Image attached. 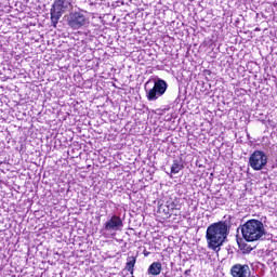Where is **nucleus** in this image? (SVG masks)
<instances>
[{
  "mask_svg": "<svg viewBox=\"0 0 277 277\" xmlns=\"http://www.w3.org/2000/svg\"><path fill=\"white\" fill-rule=\"evenodd\" d=\"M226 237H228V225L226 222H217L208 226L206 239L210 250L220 252V249L224 246Z\"/></svg>",
  "mask_w": 277,
  "mask_h": 277,
  "instance_id": "obj_1",
  "label": "nucleus"
},
{
  "mask_svg": "<svg viewBox=\"0 0 277 277\" xmlns=\"http://www.w3.org/2000/svg\"><path fill=\"white\" fill-rule=\"evenodd\" d=\"M241 234L245 241H259L265 237V225L259 220H249L241 225Z\"/></svg>",
  "mask_w": 277,
  "mask_h": 277,
  "instance_id": "obj_2",
  "label": "nucleus"
},
{
  "mask_svg": "<svg viewBox=\"0 0 277 277\" xmlns=\"http://www.w3.org/2000/svg\"><path fill=\"white\" fill-rule=\"evenodd\" d=\"M166 90H168V83L164 80L158 79L154 82L145 83V92L147 101H157L159 96H163L166 94Z\"/></svg>",
  "mask_w": 277,
  "mask_h": 277,
  "instance_id": "obj_3",
  "label": "nucleus"
},
{
  "mask_svg": "<svg viewBox=\"0 0 277 277\" xmlns=\"http://www.w3.org/2000/svg\"><path fill=\"white\" fill-rule=\"evenodd\" d=\"M72 9V0H55L54 4L51 9V21L53 27H57V23H60V18H62V14L66 12V10Z\"/></svg>",
  "mask_w": 277,
  "mask_h": 277,
  "instance_id": "obj_4",
  "label": "nucleus"
},
{
  "mask_svg": "<svg viewBox=\"0 0 277 277\" xmlns=\"http://www.w3.org/2000/svg\"><path fill=\"white\" fill-rule=\"evenodd\" d=\"M67 25L71 29H81L82 27L90 25V17H88V14L83 11L70 12L67 15Z\"/></svg>",
  "mask_w": 277,
  "mask_h": 277,
  "instance_id": "obj_5",
  "label": "nucleus"
},
{
  "mask_svg": "<svg viewBox=\"0 0 277 277\" xmlns=\"http://www.w3.org/2000/svg\"><path fill=\"white\" fill-rule=\"evenodd\" d=\"M249 166L252 170L260 171L267 166V155L263 150H255L249 158Z\"/></svg>",
  "mask_w": 277,
  "mask_h": 277,
  "instance_id": "obj_6",
  "label": "nucleus"
},
{
  "mask_svg": "<svg viewBox=\"0 0 277 277\" xmlns=\"http://www.w3.org/2000/svg\"><path fill=\"white\" fill-rule=\"evenodd\" d=\"M122 228V219L118 215H113L105 224L103 229L104 237H109V235H116L117 230Z\"/></svg>",
  "mask_w": 277,
  "mask_h": 277,
  "instance_id": "obj_7",
  "label": "nucleus"
},
{
  "mask_svg": "<svg viewBox=\"0 0 277 277\" xmlns=\"http://www.w3.org/2000/svg\"><path fill=\"white\" fill-rule=\"evenodd\" d=\"M233 277H250V266L248 264H235L230 268Z\"/></svg>",
  "mask_w": 277,
  "mask_h": 277,
  "instance_id": "obj_8",
  "label": "nucleus"
},
{
  "mask_svg": "<svg viewBox=\"0 0 277 277\" xmlns=\"http://www.w3.org/2000/svg\"><path fill=\"white\" fill-rule=\"evenodd\" d=\"M148 276H159L161 274V262H154L147 269Z\"/></svg>",
  "mask_w": 277,
  "mask_h": 277,
  "instance_id": "obj_9",
  "label": "nucleus"
},
{
  "mask_svg": "<svg viewBox=\"0 0 277 277\" xmlns=\"http://www.w3.org/2000/svg\"><path fill=\"white\" fill-rule=\"evenodd\" d=\"M168 213H174V211H181V202L179 199H173L171 201H167Z\"/></svg>",
  "mask_w": 277,
  "mask_h": 277,
  "instance_id": "obj_10",
  "label": "nucleus"
},
{
  "mask_svg": "<svg viewBox=\"0 0 277 277\" xmlns=\"http://www.w3.org/2000/svg\"><path fill=\"white\" fill-rule=\"evenodd\" d=\"M136 261H137V260L135 259V256H130V258H128V262H127V264H126V269H127L130 274H133Z\"/></svg>",
  "mask_w": 277,
  "mask_h": 277,
  "instance_id": "obj_11",
  "label": "nucleus"
},
{
  "mask_svg": "<svg viewBox=\"0 0 277 277\" xmlns=\"http://www.w3.org/2000/svg\"><path fill=\"white\" fill-rule=\"evenodd\" d=\"M183 170V164L179 160H174L171 167L172 174H179Z\"/></svg>",
  "mask_w": 277,
  "mask_h": 277,
  "instance_id": "obj_12",
  "label": "nucleus"
},
{
  "mask_svg": "<svg viewBox=\"0 0 277 277\" xmlns=\"http://www.w3.org/2000/svg\"><path fill=\"white\" fill-rule=\"evenodd\" d=\"M145 256H148V252H147V253H145Z\"/></svg>",
  "mask_w": 277,
  "mask_h": 277,
  "instance_id": "obj_13",
  "label": "nucleus"
}]
</instances>
